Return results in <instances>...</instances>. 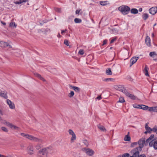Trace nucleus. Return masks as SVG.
Returning a JSON list of instances; mask_svg holds the SVG:
<instances>
[{
    "label": "nucleus",
    "mask_w": 157,
    "mask_h": 157,
    "mask_svg": "<svg viewBox=\"0 0 157 157\" xmlns=\"http://www.w3.org/2000/svg\"><path fill=\"white\" fill-rule=\"evenodd\" d=\"M21 135L22 136L34 142L42 143L43 141L41 139L34 136L32 135H29L28 134L21 133Z\"/></svg>",
    "instance_id": "nucleus-1"
},
{
    "label": "nucleus",
    "mask_w": 157,
    "mask_h": 157,
    "mask_svg": "<svg viewBox=\"0 0 157 157\" xmlns=\"http://www.w3.org/2000/svg\"><path fill=\"white\" fill-rule=\"evenodd\" d=\"M148 143H146V140L145 138H142L139 140L138 141V144L139 146L136 148L139 149V150L141 151L142 148L144 147V145L146 146Z\"/></svg>",
    "instance_id": "nucleus-2"
},
{
    "label": "nucleus",
    "mask_w": 157,
    "mask_h": 157,
    "mask_svg": "<svg viewBox=\"0 0 157 157\" xmlns=\"http://www.w3.org/2000/svg\"><path fill=\"white\" fill-rule=\"evenodd\" d=\"M119 10L124 15L128 14L130 10V8L126 6H121L119 8Z\"/></svg>",
    "instance_id": "nucleus-3"
},
{
    "label": "nucleus",
    "mask_w": 157,
    "mask_h": 157,
    "mask_svg": "<svg viewBox=\"0 0 157 157\" xmlns=\"http://www.w3.org/2000/svg\"><path fill=\"white\" fill-rule=\"evenodd\" d=\"M140 151L136 148H135L131 151V153L132 155L129 157H138L140 155Z\"/></svg>",
    "instance_id": "nucleus-4"
},
{
    "label": "nucleus",
    "mask_w": 157,
    "mask_h": 157,
    "mask_svg": "<svg viewBox=\"0 0 157 157\" xmlns=\"http://www.w3.org/2000/svg\"><path fill=\"white\" fill-rule=\"evenodd\" d=\"M121 90L123 93H124L127 97L129 98H130L132 100H134L136 99V97L134 95L129 93L124 87L121 88Z\"/></svg>",
    "instance_id": "nucleus-5"
},
{
    "label": "nucleus",
    "mask_w": 157,
    "mask_h": 157,
    "mask_svg": "<svg viewBox=\"0 0 157 157\" xmlns=\"http://www.w3.org/2000/svg\"><path fill=\"white\" fill-rule=\"evenodd\" d=\"M82 151L86 153L87 155L90 156H92L94 152L91 149L86 147L83 148L82 149Z\"/></svg>",
    "instance_id": "nucleus-6"
},
{
    "label": "nucleus",
    "mask_w": 157,
    "mask_h": 157,
    "mask_svg": "<svg viewBox=\"0 0 157 157\" xmlns=\"http://www.w3.org/2000/svg\"><path fill=\"white\" fill-rule=\"evenodd\" d=\"M68 132L70 135L72 136V137L71 138V143H73L74 140H76V135L74 132L71 129H69Z\"/></svg>",
    "instance_id": "nucleus-7"
},
{
    "label": "nucleus",
    "mask_w": 157,
    "mask_h": 157,
    "mask_svg": "<svg viewBox=\"0 0 157 157\" xmlns=\"http://www.w3.org/2000/svg\"><path fill=\"white\" fill-rule=\"evenodd\" d=\"M49 149L48 147L43 149L42 150L40 151L39 152V154L40 155V157H42L41 156V155H47V153L48 152V150Z\"/></svg>",
    "instance_id": "nucleus-8"
},
{
    "label": "nucleus",
    "mask_w": 157,
    "mask_h": 157,
    "mask_svg": "<svg viewBox=\"0 0 157 157\" xmlns=\"http://www.w3.org/2000/svg\"><path fill=\"white\" fill-rule=\"evenodd\" d=\"M150 147H152L155 150H157V140L150 142L149 144Z\"/></svg>",
    "instance_id": "nucleus-9"
},
{
    "label": "nucleus",
    "mask_w": 157,
    "mask_h": 157,
    "mask_svg": "<svg viewBox=\"0 0 157 157\" xmlns=\"http://www.w3.org/2000/svg\"><path fill=\"white\" fill-rule=\"evenodd\" d=\"M149 12L150 14L154 15L157 13V7H153L149 9Z\"/></svg>",
    "instance_id": "nucleus-10"
},
{
    "label": "nucleus",
    "mask_w": 157,
    "mask_h": 157,
    "mask_svg": "<svg viewBox=\"0 0 157 157\" xmlns=\"http://www.w3.org/2000/svg\"><path fill=\"white\" fill-rule=\"evenodd\" d=\"M139 57H133L130 60V67H131L133 64H134L139 59Z\"/></svg>",
    "instance_id": "nucleus-11"
},
{
    "label": "nucleus",
    "mask_w": 157,
    "mask_h": 157,
    "mask_svg": "<svg viewBox=\"0 0 157 157\" xmlns=\"http://www.w3.org/2000/svg\"><path fill=\"white\" fill-rule=\"evenodd\" d=\"M155 140L154 135L151 134L150 136L146 140V143H149V144L150 142H151L152 141H154Z\"/></svg>",
    "instance_id": "nucleus-12"
},
{
    "label": "nucleus",
    "mask_w": 157,
    "mask_h": 157,
    "mask_svg": "<svg viewBox=\"0 0 157 157\" xmlns=\"http://www.w3.org/2000/svg\"><path fill=\"white\" fill-rule=\"evenodd\" d=\"M6 102L10 109H14L15 108V106L14 104L10 100L7 99L6 100Z\"/></svg>",
    "instance_id": "nucleus-13"
},
{
    "label": "nucleus",
    "mask_w": 157,
    "mask_h": 157,
    "mask_svg": "<svg viewBox=\"0 0 157 157\" xmlns=\"http://www.w3.org/2000/svg\"><path fill=\"white\" fill-rule=\"evenodd\" d=\"M0 46L2 48H5L6 46H9L10 48H11L10 45L6 42H5L3 41H0Z\"/></svg>",
    "instance_id": "nucleus-14"
},
{
    "label": "nucleus",
    "mask_w": 157,
    "mask_h": 157,
    "mask_svg": "<svg viewBox=\"0 0 157 157\" xmlns=\"http://www.w3.org/2000/svg\"><path fill=\"white\" fill-rule=\"evenodd\" d=\"M70 87L76 92L79 93L80 91V88L78 87L72 86H70Z\"/></svg>",
    "instance_id": "nucleus-15"
},
{
    "label": "nucleus",
    "mask_w": 157,
    "mask_h": 157,
    "mask_svg": "<svg viewBox=\"0 0 157 157\" xmlns=\"http://www.w3.org/2000/svg\"><path fill=\"white\" fill-rule=\"evenodd\" d=\"M27 150L29 154L31 155L33 153V148L32 146H29L28 147Z\"/></svg>",
    "instance_id": "nucleus-16"
},
{
    "label": "nucleus",
    "mask_w": 157,
    "mask_h": 157,
    "mask_svg": "<svg viewBox=\"0 0 157 157\" xmlns=\"http://www.w3.org/2000/svg\"><path fill=\"white\" fill-rule=\"evenodd\" d=\"M146 44L148 46L151 45V40L150 38L148 36H147L145 39Z\"/></svg>",
    "instance_id": "nucleus-17"
},
{
    "label": "nucleus",
    "mask_w": 157,
    "mask_h": 157,
    "mask_svg": "<svg viewBox=\"0 0 157 157\" xmlns=\"http://www.w3.org/2000/svg\"><path fill=\"white\" fill-rule=\"evenodd\" d=\"M148 111L150 112H157V106L150 107L149 108Z\"/></svg>",
    "instance_id": "nucleus-18"
},
{
    "label": "nucleus",
    "mask_w": 157,
    "mask_h": 157,
    "mask_svg": "<svg viewBox=\"0 0 157 157\" xmlns=\"http://www.w3.org/2000/svg\"><path fill=\"white\" fill-rule=\"evenodd\" d=\"M145 127L146 130L148 132V133H151V132L152 131V128L151 129L148 126L147 123H146L145 124Z\"/></svg>",
    "instance_id": "nucleus-19"
},
{
    "label": "nucleus",
    "mask_w": 157,
    "mask_h": 157,
    "mask_svg": "<svg viewBox=\"0 0 157 157\" xmlns=\"http://www.w3.org/2000/svg\"><path fill=\"white\" fill-rule=\"evenodd\" d=\"M98 128L101 131L103 132H105L106 131V129L102 125H101L100 124H98Z\"/></svg>",
    "instance_id": "nucleus-20"
},
{
    "label": "nucleus",
    "mask_w": 157,
    "mask_h": 157,
    "mask_svg": "<svg viewBox=\"0 0 157 157\" xmlns=\"http://www.w3.org/2000/svg\"><path fill=\"white\" fill-rule=\"evenodd\" d=\"M131 13L132 14H136L138 13V10L136 8H133L130 10Z\"/></svg>",
    "instance_id": "nucleus-21"
},
{
    "label": "nucleus",
    "mask_w": 157,
    "mask_h": 157,
    "mask_svg": "<svg viewBox=\"0 0 157 157\" xmlns=\"http://www.w3.org/2000/svg\"><path fill=\"white\" fill-rule=\"evenodd\" d=\"M10 128L12 129H15V130H17L18 128V127L15 126L13 124L11 123H10L9 126Z\"/></svg>",
    "instance_id": "nucleus-22"
},
{
    "label": "nucleus",
    "mask_w": 157,
    "mask_h": 157,
    "mask_svg": "<svg viewBox=\"0 0 157 157\" xmlns=\"http://www.w3.org/2000/svg\"><path fill=\"white\" fill-rule=\"evenodd\" d=\"M129 132H128V134L126 135L124 138V140L125 141H129L130 140V137L128 135Z\"/></svg>",
    "instance_id": "nucleus-23"
},
{
    "label": "nucleus",
    "mask_w": 157,
    "mask_h": 157,
    "mask_svg": "<svg viewBox=\"0 0 157 157\" xmlns=\"http://www.w3.org/2000/svg\"><path fill=\"white\" fill-rule=\"evenodd\" d=\"M149 107L148 106L144 105H140V109H142L144 110H147L149 109Z\"/></svg>",
    "instance_id": "nucleus-24"
},
{
    "label": "nucleus",
    "mask_w": 157,
    "mask_h": 157,
    "mask_svg": "<svg viewBox=\"0 0 157 157\" xmlns=\"http://www.w3.org/2000/svg\"><path fill=\"white\" fill-rule=\"evenodd\" d=\"M106 73L107 75H112V73L111 71V69L110 68H108L106 69Z\"/></svg>",
    "instance_id": "nucleus-25"
},
{
    "label": "nucleus",
    "mask_w": 157,
    "mask_h": 157,
    "mask_svg": "<svg viewBox=\"0 0 157 157\" xmlns=\"http://www.w3.org/2000/svg\"><path fill=\"white\" fill-rule=\"evenodd\" d=\"M104 81L106 82H114L115 81V79L113 78H106L104 80Z\"/></svg>",
    "instance_id": "nucleus-26"
},
{
    "label": "nucleus",
    "mask_w": 157,
    "mask_h": 157,
    "mask_svg": "<svg viewBox=\"0 0 157 157\" xmlns=\"http://www.w3.org/2000/svg\"><path fill=\"white\" fill-rule=\"evenodd\" d=\"M157 55L156 53L155 52H151L149 54V56L152 57H154Z\"/></svg>",
    "instance_id": "nucleus-27"
},
{
    "label": "nucleus",
    "mask_w": 157,
    "mask_h": 157,
    "mask_svg": "<svg viewBox=\"0 0 157 157\" xmlns=\"http://www.w3.org/2000/svg\"><path fill=\"white\" fill-rule=\"evenodd\" d=\"M148 68L147 67V66L146 65L145 68L144 69V71L145 72V75L147 76H148V75H149L148 71Z\"/></svg>",
    "instance_id": "nucleus-28"
},
{
    "label": "nucleus",
    "mask_w": 157,
    "mask_h": 157,
    "mask_svg": "<svg viewBox=\"0 0 157 157\" xmlns=\"http://www.w3.org/2000/svg\"><path fill=\"white\" fill-rule=\"evenodd\" d=\"M0 96L3 97L5 99H7L8 98V96L7 93H1Z\"/></svg>",
    "instance_id": "nucleus-29"
},
{
    "label": "nucleus",
    "mask_w": 157,
    "mask_h": 157,
    "mask_svg": "<svg viewBox=\"0 0 157 157\" xmlns=\"http://www.w3.org/2000/svg\"><path fill=\"white\" fill-rule=\"evenodd\" d=\"M74 21L76 23H80L81 22L82 20L79 18H75L74 19Z\"/></svg>",
    "instance_id": "nucleus-30"
},
{
    "label": "nucleus",
    "mask_w": 157,
    "mask_h": 157,
    "mask_svg": "<svg viewBox=\"0 0 157 157\" xmlns=\"http://www.w3.org/2000/svg\"><path fill=\"white\" fill-rule=\"evenodd\" d=\"M27 1V0H19L18 1L15 2V3L16 4H19L23 2H26Z\"/></svg>",
    "instance_id": "nucleus-31"
},
{
    "label": "nucleus",
    "mask_w": 157,
    "mask_h": 157,
    "mask_svg": "<svg viewBox=\"0 0 157 157\" xmlns=\"http://www.w3.org/2000/svg\"><path fill=\"white\" fill-rule=\"evenodd\" d=\"M148 17V15L146 13H144L142 16L143 18L145 20H146Z\"/></svg>",
    "instance_id": "nucleus-32"
},
{
    "label": "nucleus",
    "mask_w": 157,
    "mask_h": 157,
    "mask_svg": "<svg viewBox=\"0 0 157 157\" xmlns=\"http://www.w3.org/2000/svg\"><path fill=\"white\" fill-rule=\"evenodd\" d=\"M125 102V100L123 97H120L119 98V100L117 102L123 103Z\"/></svg>",
    "instance_id": "nucleus-33"
},
{
    "label": "nucleus",
    "mask_w": 157,
    "mask_h": 157,
    "mask_svg": "<svg viewBox=\"0 0 157 157\" xmlns=\"http://www.w3.org/2000/svg\"><path fill=\"white\" fill-rule=\"evenodd\" d=\"M74 95V92L72 91H71L70 92V93L69 94V96L70 98H71L73 97V96Z\"/></svg>",
    "instance_id": "nucleus-34"
},
{
    "label": "nucleus",
    "mask_w": 157,
    "mask_h": 157,
    "mask_svg": "<svg viewBox=\"0 0 157 157\" xmlns=\"http://www.w3.org/2000/svg\"><path fill=\"white\" fill-rule=\"evenodd\" d=\"M10 26L11 27H13L14 26L16 27L17 26V25H16L14 22H12L10 23Z\"/></svg>",
    "instance_id": "nucleus-35"
},
{
    "label": "nucleus",
    "mask_w": 157,
    "mask_h": 157,
    "mask_svg": "<svg viewBox=\"0 0 157 157\" xmlns=\"http://www.w3.org/2000/svg\"><path fill=\"white\" fill-rule=\"evenodd\" d=\"M100 4L102 6H105L107 4V2L106 1H100Z\"/></svg>",
    "instance_id": "nucleus-36"
},
{
    "label": "nucleus",
    "mask_w": 157,
    "mask_h": 157,
    "mask_svg": "<svg viewBox=\"0 0 157 157\" xmlns=\"http://www.w3.org/2000/svg\"><path fill=\"white\" fill-rule=\"evenodd\" d=\"M138 144V142H135L132 143L131 144V147H133L137 145V144Z\"/></svg>",
    "instance_id": "nucleus-37"
},
{
    "label": "nucleus",
    "mask_w": 157,
    "mask_h": 157,
    "mask_svg": "<svg viewBox=\"0 0 157 157\" xmlns=\"http://www.w3.org/2000/svg\"><path fill=\"white\" fill-rule=\"evenodd\" d=\"M133 107L135 108L140 109V105L136 104H134L133 105Z\"/></svg>",
    "instance_id": "nucleus-38"
},
{
    "label": "nucleus",
    "mask_w": 157,
    "mask_h": 157,
    "mask_svg": "<svg viewBox=\"0 0 157 157\" xmlns=\"http://www.w3.org/2000/svg\"><path fill=\"white\" fill-rule=\"evenodd\" d=\"M55 10L58 12L61 13V10L60 9L58 8H54Z\"/></svg>",
    "instance_id": "nucleus-39"
},
{
    "label": "nucleus",
    "mask_w": 157,
    "mask_h": 157,
    "mask_svg": "<svg viewBox=\"0 0 157 157\" xmlns=\"http://www.w3.org/2000/svg\"><path fill=\"white\" fill-rule=\"evenodd\" d=\"M129 154L127 153L123 154L122 157H129Z\"/></svg>",
    "instance_id": "nucleus-40"
},
{
    "label": "nucleus",
    "mask_w": 157,
    "mask_h": 157,
    "mask_svg": "<svg viewBox=\"0 0 157 157\" xmlns=\"http://www.w3.org/2000/svg\"><path fill=\"white\" fill-rule=\"evenodd\" d=\"M84 53V51L82 49H80L78 52V53L81 55H83Z\"/></svg>",
    "instance_id": "nucleus-41"
},
{
    "label": "nucleus",
    "mask_w": 157,
    "mask_h": 157,
    "mask_svg": "<svg viewBox=\"0 0 157 157\" xmlns=\"http://www.w3.org/2000/svg\"><path fill=\"white\" fill-rule=\"evenodd\" d=\"M1 128L5 132H7L8 131V129L5 127H2Z\"/></svg>",
    "instance_id": "nucleus-42"
},
{
    "label": "nucleus",
    "mask_w": 157,
    "mask_h": 157,
    "mask_svg": "<svg viewBox=\"0 0 157 157\" xmlns=\"http://www.w3.org/2000/svg\"><path fill=\"white\" fill-rule=\"evenodd\" d=\"M152 131L157 134V127L156 126H155L152 128Z\"/></svg>",
    "instance_id": "nucleus-43"
},
{
    "label": "nucleus",
    "mask_w": 157,
    "mask_h": 157,
    "mask_svg": "<svg viewBox=\"0 0 157 157\" xmlns=\"http://www.w3.org/2000/svg\"><path fill=\"white\" fill-rule=\"evenodd\" d=\"M83 142L86 146H88V143L86 140H83Z\"/></svg>",
    "instance_id": "nucleus-44"
},
{
    "label": "nucleus",
    "mask_w": 157,
    "mask_h": 157,
    "mask_svg": "<svg viewBox=\"0 0 157 157\" xmlns=\"http://www.w3.org/2000/svg\"><path fill=\"white\" fill-rule=\"evenodd\" d=\"M10 123L9 122H8V121H5L4 122V124L6 125L7 126H8L9 127V126L10 124Z\"/></svg>",
    "instance_id": "nucleus-45"
},
{
    "label": "nucleus",
    "mask_w": 157,
    "mask_h": 157,
    "mask_svg": "<svg viewBox=\"0 0 157 157\" xmlns=\"http://www.w3.org/2000/svg\"><path fill=\"white\" fill-rule=\"evenodd\" d=\"M64 44H65V45H67V46H69V44L68 43V40H65L64 41Z\"/></svg>",
    "instance_id": "nucleus-46"
},
{
    "label": "nucleus",
    "mask_w": 157,
    "mask_h": 157,
    "mask_svg": "<svg viewBox=\"0 0 157 157\" xmlns=\"http://www.w3.org/2000/svg\"><path fill=\"white\" fill-rule=\"evenodd\" d=\"M35 75L36 77H37L39 79H40V78L42 77V76L40 75L38 73H36L35 74Z\"/></svg>",
    "instance_id": "nucleus-47"
},
{
    "label": "nucleus",
    "mask_w": 157,
    "mask_h": 157,
    "mask_svg": "<svg viewBox=\"0 0 157 157\" xmlns=\"http://www.w3.org/2000/svg\"><path fill=\"white\" fill-rule=\"evenodd\" d=\"M117 39L116 38H115L113 39L110 41V43L112 44L113 43L115 40Z\"/></svg>",
    "instance_id": "nucleus-48"
},
{
    "label": "nucleus",
    "mask_w": 157,
    "mask_h": 157,
    "mask_svg": "<svg viewBox=\"0 0 157 157\" xmlns=\"http://www.w3.org/2000/svg\"><path fill=\"white\" fill-rule=\"evenodd\" d=\"M107 42V40H105L103 41V44H102V45L103 46Z\"/></svg>",
    "instance_id": "nucleus-49"
},
{
    "label": "nucleus",
    "mask_w": 157,
    "mask_h": 157,
    "mask_svg": "<svg viewBox=\"0 0 157 157\" xmlns=\"http://www.w3.org/2000/svg\"><path fill=\"white\" fill-rule=\"evenodd\" d=\"M101 99V96H99L96 98V99L100 100Z\"/></svg>",
    "instance_id": "nucleus-50"
},
{
    "label": "nucleus",
    "mask_w": 157,
    "mask_h": 157,
    "mask_svg": "<svg viewBox=\"0 0 157 157\" xmlns=\"http://www.w3.org/2000/svg\"><path fill=\"white\" fill-rule=\"evenodd\" d=\"M80 11V10H76L75 11L76 14H78L79 13Z\"/></svg>",
    "instance_id": "nucleus-51"
},
{
    "label": "nucleus",
    "mask_w": 157,
    "mask_h": 157,
    "mask_svg": "<svg viewBox=\"0 0 157 157\" xmlns=\"http://www.w3.org/2000/svg\"><path fill=\"white\" fill-rule=\"evenodd\" d=\"M138 157H146V155L144 154L140 155Z\"/></svg>",
    "instance_id": "nucleus-52"
},
{
    "label": "nucleus",
    "mask_w": 157,
    "mask_h": 157,
    "mask_svg": "<svg viewBox=\"0 0 157 157\" xmlns=\"http://www.w3.org/2000/svg\"><path fill=\"white\" fill-rule=\"evenodd\" d=\"M66 31H67V29H65V30H61V34H63V33H65Z\"/></svg>",
    "instance_id": "nucleus-53"
},
{
    "label": "nucleus",
    "mask_w": 157,
    "mask_h": 157,
    "mask_svg": "<svg viewBox=\"0 0 157 157\" xmlns=\"http://www.w3.org/2000/svg\"><path fill=\"white\" fill-rule=\"evenodd\" d=\"M40 79L44 82L45 81V79L42 77L40 78Z\"/></svg>",
    "instance_id": "nucleus-54"
},
{
    "label": "nucleus",
    "mask_w": 157,
    "mask_h": 157,
    "mask_svg": "<svg viewBox=\"0 0 157 157\" xmlns=\"http://www.w3.org/2000/svg\"><path fill=\"white\" fill-rule=\"evenodd\" d=\"M40 147L39 145H37L36 147V148L37 149H39L40 148Z\"/></svg>",
    "instance_id": "nucleus-55"
},
{
    "label": "nucleus",
    "mask_w": 157,
    "mask_h": 157,
    "mask_svg": "<svg viewBox=\"0 0 157 157\" xmlns=\"http://www.w3.org/2000/svg\"><path fill=\"white\" fill-rule=\"evenodd\" d=\"M1 23L3 25H6V23L5 22L1 21Z\"/></svg>",
    "instance_id": "nucleus-56"
},
{
    "label": "nucleus",
    "mask_w": 157,
    "mask_h": 157,
    "mask_svg": "<svg viewBox=\"0 0 157 157\" xmlns=\"http://www.w3.org/2000/svg\"><path fill=\"white\" fill-rule=\"evenodd\" d=\"M57 36L58 37H62V36L60 35L59 33L58 34Z\"/></svg>",
    "instance_id": "nucleus-57"
},
{
    "label": "nucleus",
    "mask_w": 157,
    "mask_h": 157,
    "mask_svg": "<svg viewBox=\"0 0 157 157\" xmlns=\"http://www.w3.org/2000/svg\"><path fill=\"white\" fill-rule=\"evenodd\" d=\"M0 114L2 115H3L2 112L0 109Z\"/></svg>",
    "instance_id": "nucleus-58"
},
{
    "label": "nucleus",
    "mask_w": 157,
    "mask_h": 157,
    "mask_svg": "<svg viewBox=\"0 0 157 157\" xmlns=\"http://www.w3.org/2000/svg\"><path fill=\"white\" fill-rule=\"evenodd\" d=\"M2 157H13L11 156H10V155H9V156H6L4 155V156H2Z\"/></svg>",
    "instance_id": "nucleus-59"
},
{
    "label": "nucleus",
    "mask_w": 157,
    "mask_h": 157,
    "mask_svg": "<svg viewBox=\"0 0 157 157\" xmlns=\"http://www.w3.org/2000/svg\"><path fill=\"white\" fill-rule=\"evenodd\" d=\"M142 10V8H140L139 9V11L140 12H141Z\"/></svg>",
    "instance_id": "nucleus-60"
},
{
    "label": "nucleus",
    "mask_w": 157,
    "mask_h": 157,
    "mask_svg": "<svg viewBox=\"0 0 157 157\" xmlns=\"http://www.w3.org/2000/svg\"><path fill=\"white\" fill-rule=\"evenodd\" d=\"M152 37H153L154 36V33H152L151 35Z\"/></svg>",
    "instance_id": "nucleus-61"
},
{
    "label": "nucleus",
    "mask_w": 157,
    "mask_h": 157,
    "mask_svg": "<svg viewBox=\"0 0 157 157\" xmlns=\"http://www.w3.org/2000/svg\"><path fill=\"white\" fill-rule=\"evenodd\" d=\"M147 133H148V132L147 131H146L144 132V133L146 134H147Z\"/></svg>",
    "instance_id": "nucleus-62"
},
{
    "label": "nucleus",
    "mask_w": 157,
    "mask_h": 157,
    "mask_svg": "<svg viewBox=\"0 0 157 157\" xmlns=\"http://www.w3.org/2000/svg\"><path fill=\"white\" fill-rule=\"evenodd\" d=\"M156 25V23H155V24H154V25L153 26H155Z\"/></svg>",
    "instance_id": "nucleus-63"
},
{
    "label": "nucleus",
    "mask_w": 157,
    "mask_h": 157,
    "mask_svg": "<svg viewBox=\"0 0 157 157\" xmlns=\"http://www.w3.org/2000/svg\"><path fill=\"white\" fill-rule=\"evenodd\" d=\"M3 156V155H1L0 154V157H2V156Z\"/></svg>",
    "instance_id": "nucleus-64"
}]
</instances>
